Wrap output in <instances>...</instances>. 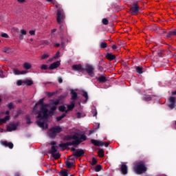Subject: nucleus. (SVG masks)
<instances>
[{
  "instance_id": "nucleus-4",
  "label": "nucleus",
  "mask_w": 176,
  "mask_h": 176,
  "mask_svg": "<svg viewBox=\"0 0 176 176\" xmlns=\"http://www.w3.org/2000/svg\"><path fill=\"white\" fill-rule=\"evenodd\" d=\"M131 14L132 15L138 14L140 12V6H138V2L135 1L133 3L132 6L130 8Z\"/></svg>"
},
{
  "instance_id": "nucleus-57",
  "label": "nucleus",
  "mask_w": 176,
  "mask_h": 176,
  "mask_svg": "<svg viewBox=\"0 0 176 176\" xmlns=\"http://www.w3.org/2000/svg\"><path fill=\"white\" fill-rule=\"evenodd\" d=\"M25 74H27V71L25 70L20 71V75H25Z\"/></svg>"
},
{
  "instance_id": "nucleus-64",
  "label": "nucleus",
  "mask_w": 176,
  "mask_h": 176,
  "mask_svg": "<svg viewBox=\"0 0 176 176\" xmlns=\"http://www.w3.org/2000/svg\"><path fill=\"white\" fill-rule=\"evenodd\" d=\"M76 148H75V147H72L71 148V151H72V152H76Z\"/></svg>"
},
{
  "instance_id": "nucleus-63",
  "label": "nucleus",
  "mask_w": 176,
  "mask_h": 176,
  "mask_svg": "<svg viewBox=\"0 0 176 176\" xmlns=\"http://www.w3.org/2000/svg\"><path fill=\"white\" fill-rule=\"evenodd\" d=\"M94 115H93V116L94 117H96L97 116V110L96 109H95L94 111Z\"/></svg>"
},
{
  "instance_id": "nucleus-14",
  "label": "nucleus",
  "mask_w": 176,
  "mask_h": 176,
  "mask_svg": "<svg viewBox=\"0 0 176 176\" xmlns=\"http://www.w3.org/2000/svg\"><path fill=\"white\" fill-rule=\"evenodd\" d=\"M1 145L6 146V148H9L10 149H13V146H14L12 142H8V141L1 142Z\"/></svg>"
},
{
  "instance_id": "nucleus-9",
  "label": "nucleus",
  "mask_w": 176,
  "mask_h": 176,
  "mask_svg": "<svg viewBox=\"0 0 176 176\" xmlns=\"http://www.w3.org/2000/svg\"><path fill=\"white\" fill-rule=\"evenodd\" d=\"M85 155V151L83 149L78 148L73 153V156L76 157H82Z\"/></svg>"
},
{
  "instance_id": "nucleus-62",
  "label": "nucleus",
  "mask_w": 176,
  "mask_h": 176,
  "mask_svg": "<svg viewBox=\"0 0 176 176\" xmlns=\"http://www.w3.org/2000/svg\"><path fill=\"white\" fill-rule=\"evenodd\" d=\"M0 78H5L3 76V72L2 70H0Z\"/></svg>"
},
{
  "instance_id": "nucleus-36",
  "label": "nucleus",
  "mask_w": 176,
  "mask_h": 176,
  "mask_svg": "<svg viewBox=\"0 0 176 176\" xmlns=\"http://www.w3.org/2000/svg\"><path fill=\"white\" fill-rule=\"evenodd\" d=\"M100 49H107L108 47V44L105 42H102L100 45Z\"/></svg>"
},
{
  "instance_id": "nucleus-7",
  "label": "nucleus",
  "mask_w": 176,
  "mask_h": 176,
  "mask_svg": "<svg viewBox=\"0 0 176 176\" xmlns=\"http://www.w3.org/2000/svg\"><path fill=\"white\" fill-rule=\"evenodd\" d=\"M75 144H76V142H68L67 143H60L58 144V146L59 148H63V151H65V149H67L69 146L75 145Z\"/></svg>"
},
{
  "instance_id": "nucleus-12",
  "label": "nucleus",
  "mask_w": 176,
  "mask_h": 176,
  "mask_svg": "<svg viewBox=\"0 0 176 176\" xmlns=\"http://www.w3.org/2000/svg\"><path fill=\"white\" fill-rule=\"evenodd\" d=\"M70 95L72 101H76L78 100V93H76L74 89H70Z\"/></svg>"
},
{
  "instance_id": "nucleus-19",
  "label": "nucleus",
  "mask_w": 176,
  "mask_h": 176,
  "mask_svg": "<svg viewBox=\"0 0 176 176\" xmlns=\"http://www.w3.org/2000/svg\"><path fill=\"white\" fill-rule=\"evenodd\" d=\"M96 79L99 83H105V82H107L108 80L107 79L106 76H100L96 78Z\"/></svg>"
},
{
  "instance_id": "nucleus-33",
  "label": "nucleus",
  "mask_w": 176,
  "mask_h": 176,
  "mask_svg": "<svg viewBox=\"0 0 176 176\" xmlns=\"http://www.w3.org/2000/svg\"><path fill=\"white\" fill-rule=\"evenodd\" d=\"M67 116V114L63 113L61 116L56 117V122H60L62 119H64Z\"/></svg>"
},
{
  "instance_id": "nucleus-30",
  "label": "nucleus",
  "mask_w": 176,
  "mask_h": 176,
  "mask_svg": "<svg viewBox=\"0 0 176 176\" xmlns=\"http://www.w3.org/2000/svg\"><path fill=\"white\" fill-rule=\"evenodd\" d=\"M135 71H136V72H137L138 74H144V68H142V67H140V66H137V67H135Z\"/></svg>"
},
{
  "instance_id": "nucleus-25",
  "label": "nucleus",
  "mask_w": 176,
  "mask_h": 176,
  "mask_svg": "<svg viewBox=\"0 0 176 176\" xmlns=\"http://www.w3.org/2000/svg\"><path fill=\"white\" fill-rule=\"evenodd\" d=\"M10 120V116H6L4 118H0V126H1V124L3 123H6V122H8V120Z\"/></svg>"
},
{
  "instance_id": "nucleus-3",
  "label": "nucleus",
  "mask_w": 176,
  "mask_h": 176,
  "mask_svg": "<svg viewBox=\"0 0 176 176\" xmlns=\"http://www.w3.org/2000/svg\"><path fill=\"white\" fill-rule=\"evenodd\" d=\"M65 140H66V141H71V140H75L72 141V142H76V144L73 145L74 146H76L79 145V144H80V141H79L78 140V133H76L72 135H67L65 138Z\"/></svg>"
},
{
  "instance_id": "nucleus-53",
  "label": "nucleus",
  "mask_w": 176,
  "mask_h": 176,
  "mask_svg": "<svg viewBox=\"0 0 176 176\" xmlns=\"http://www.w3.org/2000/svg\"><path fill=\"white\" fill-rule=\"evenodd\" d=\"M48 97H53L54 96V92H47Z\"/></svg>"
},
{
  "instance_id": "nucleus-23",
  "label": "nucleus",
  "mask_w": 176,
  "mask_h": 176,
  "mask_svg": "<svg viewBox=\"0 0 176 176\" xmlns=\"http://www.w3.org/2000/svg\"><path fill=\"white\" fill-rule=\"evenodd\" d=\"M21 34H19V41H23L24 39V35H27V31L24 29L20 30Z\"/></svg>"
},
{
  "instance_id": "nucleus-45",
  "label": "nucleus",
  "mask_w": 176,
  "mask_h": 176,
  "mask_svg": "<svg viewBox=\"0 0 176 176\" xmlns=\"http://www.w3.org/2000/svg\"><path fill=\"white\" fill-rule=\"evenodd\" d=\"M60 176H68V172L67 170H62Z\"/></svg>"
},
{
  "instance_id": "nucleus-49",
  "label": "nucleus",
  "mask_w": 176,
  "mask_h": 176,
  "mask_svg": "<svg viewBox=\"0 0 176 176\" xmlns=\"http://www.w3.org/2000/svg\"><path fill=\"white\" fill-rule=\"evenodd\" d=\"M98 69L99 71H102V69H104V68L102 67V66H101V62H99V65H98Z\"/></svg>"
},
{
  "instance_id": "nucleus-1",
  "label": "nucleus",
  "mask_w": 176,
  "mask_h": 176,
  "mask_svg": "<svg viewBox=\"0 0 176 176\" xmlns=\"http://www.w3.org/2000/svg\"><path fill=\"white\" fill-rule=\"evenodd\" d=\"M45 102V98L40 99L34 105L33 109L34 111H36L38 109V106L41 105L40 110L37 111V119H39L36 122L38 127H41L43 129L45 128V123H46V120L49 119V116H52L54 114V111L57 109L56 106H53L50 108V111L47 109V107L49 104H44L43 102Z\"/></svg>"
},
{
  "instance_id": "nucleus-61",
  "label": "nucleus",
  "mask_w": 176,
  "mask_h": 176,
  "mask_svg": "<svg viewBox=\"0 0 176 176\" xmlns=\"http://www.w3.org/2000/svg\"><path fill=\"white\" fill-rule=\"evenodd\" d=\"M58 83H63V78L61 77H58Z\"/></svg>"
},
{
  "instance_id": "nucleus-55",
  "label": "nucleus",
  "mask_w": 176,
  "mask_h": 176,
  "mask_svg": "<svg viewBox=\"0 0 176 176\" xmlns=\"http://www.w3.org/2000/svg\"><path fill=\"white\" fill-rule=\"evenodd\" d=\"M3 52H4V53H9V52H10V49L9 48H5Z\"/></svg>"
},
{
  "instance_id": "nucleus-24",
  "label": "nucleus",
  "mask_w": 176,
  "mask_h": 176,
  "mask_svg": "<svg viewBox=\"0 0 176 176\" xmlns=\"http://www.w3.org/2000/svg\"><path fill=\"white\" fill-rule=\"evenodd\" d=\"M82 97H85V100L83 101L84 104H86V102H87V101H89V94H87V91L82 90Z\"/></svg>"
},
{
  "instance_id": "nucleus-28",
  "label": "nucleus",
  "mask_w": 176,
  "mask_h": 176,
  "mask_svg": "<svg viewBox=\"0 0 176 176\" xmlns=\"http://www.w3.org/2000/svg\"><path fill=\"white\" fill-rule=\"evenodd\" d=\"M23 84L25 86H32V85H34V81H32V80H24Z\"/></svg>"
},
{
  "instance_id": "nucleus-56",
  "label": "nucleus",
  "mask_w": 176,
  "mask_h": 176,
  "mask_svg": "<svg viewBox=\"0 0 176 176\" xmlns=\"http://www.w3.org/2000/svg\"><path fill=\"white\" fill-rule=\"evenodd\" d=\"M57 142L52 141L50 142V145H52V146H56Z\"/></svg>"
},
{
  "instance_id": "nucleus-20",
  "label": "nucleus",
  "mask_w": 176,
  "mask_h": 176,
  "mask_svg": "<svg viewBox=\"0 0 176 176\" xmlns=\"http://www.w3.org/2000/svg\"><path fill=\"white\" fill-rule=\"evenodd\" d=\"M106 58L109 60V61H113L116 58V56L115 54L107 53L106 54Z\"/></svg>"
},
{
  "instance_id": "nucleus-37",
  "label": "nucleus",
  "mask_w": 176,
  "mask_h": 176,
  "mask_svg": "<svg viewBox=\"0 0 176 176\" xmlns=\"http://www.w3.org/2000/svg\"><path fill=\"white\" fill-rule=\"evenodd\" d=\"M65 109H67V107H65L64 105H61L58 107V111L60 112H65Z\"/></svg>"
},
{
  "instance_id": "nucleus-2",
  "label": "nucleus",
  "mask_w": 176,
  "mask_h": 176,
  "mask_svg": "<svg viewBox=\"0 0 176 176\" xmlns=\"http://www.w3.org/2000/svg\"><path fill=\"white\" fill-rule=\"evenodd\" d=\"M133 170L136 174L140 175L146 173L148 171V168L146 167V162L142 160L136 163L133 167Z\"/></svg>"
},
{
  "instance_id": "nucleus-43",
  "label": "nucleus",
  "mask_w": 176,
  "mask_h": 176,
  "mask_svg": "<svg viewBox=\"0 0 176 176\" xmlns=\"http://www.w3.org/2000/svg\"><path fill=\"white\" fill-rule=\"evenodd\" d=\"M56 135H57V133H55V132H51L50 133V137L51 138H56Z\"/></svg>"
},
{
  "instance_id": "nucleus-27",
  "label": "nucleus",
  "mask_w": 176,
  "mask_h": 176,
  "mask_svg": "<svg viewBox=\"0 0 176 176\" xmlns=\"http://www.w3.org/2000/svg\"><path fill=\"white\" fill-rule=\"evenodd\" d=\"M23 67L25 69L28 70V69H31V68L32 67V65H31V63H23Z\"/></svg>"
},
{
  "instance_id": "nucleus-60",
  "label": "nucleus",
  "mask_w": 176,
  "mask_h": 176,
  "mask_svg": "<svg viewBox=\"0 0 176 176\" xmlns=\"http://www.w3.org/2000/svg\"><path fill=\"white\" fill-rule=\"evenodd\" d=\"M111 48L113 49V50H116V49H118V45H113L111 46Z\"/></svg>"
},
{
  "instance_id": "nucleus-41",
  "label": "nucleus",
  "mask_w": 176,
  "mask_h": 176,
  "mask_svg": "<svg viewBox=\"0 0 176 176\" xmlns=\"http://www.w3.org/2000/svg\"><path fill=\"white\" fill-rule=\"evenodd\" d=\"M52 101V102L51 103L52 105H55V107H57V105L60 104V100H56V101H53V100Z\"/></svg>"
},
{
  "instance_id": "nucleus-47",
  "label": "nucleus",
  "mask_w": 176,
  "mask_h": 176,
  "mask_svg": "<svg viewBox=\"0 0 176 176\" xmlns=\"http://www.w3.org/2000/svg\"><path fill=\"white\" fill-rule=\"evenodd\" d=\"M13 72H14V75H20V70H19L17 69H14Z\"/></svg>"
},
{
  "instance_id": "nucleus-46",
  "label": "nucleus",
  "mask_w": 176,
  "mask_h": 176,
  "mask_svg": "<svg viewBox=\"0 0 176 176\" xmlns=\"http://www.w3.org/2000/svg\"><path fill=\"white\" fill-rule=\"evenodd\" d=\"M45 58H49V54H45L41 56V60H45Z\"/></svg>"
},
{
  "instance_id": "nucleus-22",
  "label": "nucleus",
  "mask_w": 176,
  "mask_h": 176,
  "mask_svg": "<svg viewBox=\"0 0 176 176\" xmlns=\"http://www.w3.org/2000/svg\"><path fill=\"white\" fill-rule=\"evenodd\" d=\"M121 172H122V174H123L124 175H126V174H127L128 173L127 165L124 164H122L121 165Z\"/></svg>"
},
{
  "instance_id": "nucleus-44",
  "label": "nucleus",
  "mask_w": 176,
  "mask_h": 176,
  "mask_svg": "<svg viewBox=\"0 0 176 176\" xmlns=\"http://www.w3.org/2000/svg\"><path fill=\"white\" fill-rule=\"evenodd\" d=\"M91 164V166H95V164H97V160L95 157L92 158V162Z\"/></svg>"
},
{
  "instance_id": "nucleus-58",
  "label": "nucleus",
  "mask_w": 176,
  "mask_h": 176,
  "mask_svg": "<svg viewBox=\"0 0 176 176\" xmlns=\"http://www.w3.org/2000/svg\"><path fill=\"white\" fill-rule=\"evenodd\" d=\"M21 114V110L18 111L16 115L15 116V118H18L19 116H20Z\"/></svg>"
},
{
  "instance_id": "nucleus-8",
  "label": "nucleus",
  "mask_w": 176,
  "mask_h": 176,
  "mask_svg": "<svg viewBox=\"0 0 176 176\" xmlns=\"http://www.w3.org/2000/svg\"><path fill=\"white\" fill-rule=\"evenodd\" d=\"M168 102H169V104L168 107L170 109H174V108H175V97H173V96L169 97Z\"/></svg>"
},
{
  "instance_id": "nucleus-18",
  "label": "nucleus",
  "mask_w": 176,
  "mask_h": 176,
  "mask_svg": "<svg viewBox=\"0 0 176 176\" xmlns=\"http://www.w3.org/2000/svg\"><path fill=\"white\" fill-rule=\"evenodd\" d=\"M72 69L73 71H83V67H82L81 64H78V65H72Z\"/></svg>"
},
{
  "instance_id": "nucleus-26",
  "label": "nucleus",
  "mask_w": 176,
  "mask_h": 176,
  "mask_svg": "<svg viewBox=\"0 0 176 176\" xmlns=\"http://www.w3.org/2000/svg\"><path fill=\"white\" fill-rule=\"evenodd\" d=\"M57 153V147L56 146H52L51 149L48 151V153L53 155V153Z\"/></svg>"
},
{
  "instance_id": "nucleus-5",
  "label": "nucleus",
  "mask_w": 176,
  "mask_h": 176,
  "mask_svg": "<svg viewBox=\"0 0 176 176\" xmlns=\"http://www.w3.org/2000/svg\"><path fill=\"white\" fill-rule=\"evenodd\" d=\"M65 17L64 11L63 10H58L56 14V21L58 24H61Z\"/></svg>"
},
{
  "instance_id": "nucleus-50",
  "label": "nucleus",
  "mask_w": 176,
  "mask_h": 176,
  "mask_svg": "<svg viewBox=\"0 0 176 176\" xmlns=\"http://www.w3.org/2000/svg\"><path fill=\"white\" fill-rule=\"evenodd\" d=\"M74 156L75 155H74V153H72V155L69 156V160H72V161L75 160V157Z\"/></svg>"
},
{
  "instance_id": "nucleus-38",
  "label": "nucleus",
  "mask_w": 176,
  "mask_h": 176,
  "mask_svg": "<svg viewBox=\"0 0 176 176\" xmlns=\"http://www.w3.org/2000/svg\"><path fill=\"white\" fill-rule=\"evenodd\" d=\"M72 166H74V162H71L69 161H66V166L67 167V168H71V167H72Z\"/></svg>"
},
{
  "instance_id": "nucleus-51",
  "label": "nucleus",
  "mask_w": 176,
  "mask_h": 176,
  "mask_svg": "<svg viewBox=\"0 0 176 176\" xmlns=\"http://www.w3.org/2000/svg\"><path fill=\"white\" fill-rule=\"evenodd\" d=\"M60 57V52L58 51L56 55L54 56V58H58Z\"/></svg>"
},
{
  "instance_id": "nucleus-59",
  "label": "nucleus",
  "mask_w": 176,
  "mask_h": 176,
  "mask_svg": "<svg viewBox=\"0 0 176 176\" xmlns=\"http://www.w3.org/2000/svg\"><path fill=\"white\" fill-rule=\"evenodd\" d=\"M29 34L30 35H35V30H30Z\"/></svg>"
},
{
  "instance_id": "nucleus-42",
  "label": "nucleus",
  "mask_w": 176,
  "mask_h": 176,
  "mask_svg": "<svg viewBox=\"0 0 176 176\" xmlns=\"http://www.w3.org/2000/svg\"><path fill=\"white\" fill-rule=\"evenodd\" d=\"M7 107L9 109H14V106H13L12 102H10L7 104Z\"/></svg>"
},
{
  "instance_id": "nucleus-32",
  "label": "nucleus",
  "mask_w": 176,
  "mask_h": 176,
  "mask_svg": "<svg viewBox=\"0 0 176 176\" xmlns=\"http://www.w3.org/2000/svg\"><path fill=\"white\" fill-rule=\"evenodd\" d=\"M98 155L100 157H104V149L102 148H100L98 152Z\"/></svg>"
},
{
  "instance_id": "nucleus-10",
  "label": "nucleus",
  "mask_w": 176,
  "mask_h": 176,
  "mask_svg": "<svg viewBox=\"0 0 176 176\" xmlns=\"http://www.w3.org/2000/svg\"><path fill=\"white\" fill-rule=\"evenodd\" d=\"M50 133H55L58 134V133H61L63 131V128L60 126H53L50 129Z\"/></svg>"
},
{
  "instance_id": "nucleus-40",
  "label": "nucleus",
  "mask_w": 176,
  "mask_h": 176,
  "mask_svg": "<svg viewBox=\"0 0 176 176\" xmlns=\"http://www.w3.org/2000/svg\"><path fill=\"white\" fill-rule=\"evenodd\" d=\"M102 24H104V25H108V24H109V21H108V19H107V18H104L102 20Z\"/></svg>"
},
{
  "instance_id": "nucleus-13",
  "label": "nucleus",
  "mask_w": 176,
  "mask_h": 176,
  "mask_svg": "<svg viewBox=\"0 0 176 176\" xmlns=\"http://www.w3.org/2000/svg\"><path fill=\"white\" fill-rule=\"evenodd\" d=\"M91 142L95 146H104V142L100 140L92 139L91 140Z\"/></svg>"
},
{
  "instance_id": "nucleus-34",
  "label": "nucleus",
  "mask_w": 176,
  "mask_h": 176,
  "mask_svg": "<svg viewBox=\"0 0 176 176\" xmlns=\"http://www.w3.org/2000/svg\"><path fill=\"white\" fill-rule=\"evenodd\" d=\"M25 119L27 124H31V123H32V122H31V117L30 116V115H26Z\"/></svg>"
},
{
  "instance_id": "nucleus-11",
  "label": "nucleus",
  "mask_w": 176,
  "mask_h": 176,
  "mask_svg": "<svg viewBox=\"0 0 176 176\" xmlns=\"http://www.w3.org/2000/svg\"><path fill=\"white\" fill-rule=\"evenodd\" d=\"M19 124L14 123H10V125L7 127V131H14L17 130Z\"/></svg>"
},
{
  "instance_id": "nucleus-35",
  "label": "nucleus",
  "mask_w": 176,
  "mask_h": 176,
  "mask_svg": "<svg viewBox=\"0 0 176 176\" xmlns=\"http://www.w3.org/2000/svg\"><path fill=\"white\" fill-rule=\"evenodd\" d=\"M102 170V166L101 165H96L95 167V171L96 173H99V171H101Z\"/></svg>"
},
{
  "instance_id": "nucleus-39",
  "label": "nucleus",
  "mask_w": 176,
  "mask_h": 176,
  "mask_svg": "<svg viewBox=\"0 0 176 176\" xmlns=\"http://www.w3.org/2000/svg\"><path fill=\"white\" fill-rule=\"evenodd\" d=\"M41 69H42V71H46L47 69H49V65H42L41 66Z\"/></svg>"
},
{
  "instance_id": "nucleus-54",
  "label": "nucleus",
  "mask_w": 176,
  "mask_h": 176,
  "mask_svg": "<svg viewBox=\"0 0 176 176\" xmlns=\"http://www.w3.org/2000/svg\"><path fill=\"white\" fill-rule=\"evenodd\" d=\"M1 36H2L3 38H9V36H8V34H6V33H2V34H1Z\"/></svg>"
},
{
  "instance_id": "nucleus-31",
  "label": "nucleus",
  "mask_w": 176,
  "mask_h": 176,
  "mask_svg": "<svg viewBox=\"0 0 176 176\" xmlns=\"http://www.w3.org/2000/svg\"><path fill=\"white\" fill-rule=\"evenodd\" d=\"M143 101H151L152 100V96L151 95H145L142 98Z\"/></svg>"
},
{
  "instance_id": "nucleus-48",
  "label": "nucleus",
  "mask_w": 176,
  "mask_h": 176,
  "mask_svg": "<svg viewBox=\"0 0 176 176\" xmlns=\"http://www.w3.org/2000/svg\"><path fill=\"white\" fill-rule=\"evenodd\" d=\"M23 83H24V80H19L17 82H16V85L18 86H21V85H23Z\"/></svg>"
},
{
  "instance_id": "nucleus-16",
  "label": "nucleus",
  "mask_w": 176,
  "mask_h": 176,
  "mask_svg": "<svg viewBox=\"0 0 176 176\" xmlns=\"http://www.w3.org/2000/svg\"><path fill=\"white\" fill-rule=\"evenodd\" d=\"M172 36H176V30L173 29L168 32L166 34L167 39H171Z\"/></svg>"
},
{
  "instance_id": "nucleus-6",
  "label": "nucleus",
  "mask_w": 176,
  "mask_h": 176,
  "mask_svg": "<svg viewBox=\"0 0 176 176\" xmlns=\"http://www.w3.org/2000/svg\"><path fill=\"white\" fill-rule=\"evenodd\" d=\"M83 71H86L89 76L93 78L94 76V67L91 65H85V68L83 67Z\"/></svg>"
},
{
  "instance_id": "nucleus-21",
  "label": "nucleus",
  "mask_w": 176,
  "mask_h": 176,
  "mask_svg": "<svg viewBox=\"0 0 176 176\" xmlns=\"http://www.w3.org/2000/svg\"><path fill=\"white\" fill-rule=\"evenodd\" d=\"M67 110L65 111V113H68V111H72V109H74V108H75V102L74 101H72L70 102V104H67Z\"/></svg>"
},
{
  "instance_id": "nucleus-52",
  "label": "nucleus",
  "mask_w": 176,
  "mask_h": 176,
  "mask_svg": "<svg viewBox=\"0 0 176 176\" xmlns=\"http://www.w3.org/2000/svg\"><path fill=\"white\" fill-rule=\"evenodd\" d=\"M76 118H78V119H80V118H82V113L80 112H78L76 113Z\"/></svg>"
},
{
  "instance_id": "nucleus-29",
  "label": "nucleus",
  "mask_w": 176,
  "mask_h": 176,
  "mask_svg": "<svg viewBox=\"0 0 176 176\" xmlns=\"http://www.w3.org/2000/svg\"><path fill=\"white\" fill-rule=\"evenodd\" d=\"M52 156L54 157V159H55V160H58V159L61 157V155L58 153H54L52 154Z\"/></svg>"
},
{
  "instance_id": "nucleus-15",
  "label": "nucleus",
  "mask_w": 176,
  "mask_h": 176,
  "mask_svg": "<svg viewBox=\"0 0 176 176\" xmlns=\"http://www.w3.org/2000/svg\"><path fill=\"white\" fill-rule=\"evenodd\" d=\"M60 61L58 60L56 62H54L49 66V69H56V68H58L60 67Z\"/></svg>"
},
{
  "instance_id": "nucleus-17",
  "label": "nucleus",
  "mask_w": 176,
  "mask_h": 176,
  "mask_svg": "<svg viewBox=\"0 0 176 176\" xmlns=\"http://www.w3.org/2000/svg\"><path fill=\"white\" fill-rule=\"evenodd\" d=\"M78 141H80L81 142H83V141H86L87 140V137L85 134H80L78 133L77 135Z\"/></svg>"
}]
</instances>
